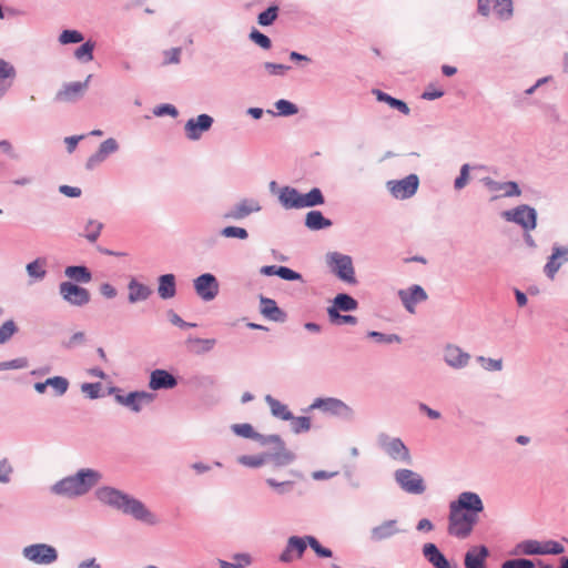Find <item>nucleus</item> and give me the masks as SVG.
Listing matches in <instances>:
<instances>
[{
	"label": "nucleus",
	"instance_id": "f257e3e1",
	"mask_svg": "<svg viewBox=\"0 0 568 568\" xmlns=\"http://www.w3.org/2000/svg\"><path fill=\"white\" fill-rule=\"evenodd\" d=\"M484 504L476 493L464 491L449 504L448 534L460 539L467 538L478 521Z\"/></svg>",
	"mask_w": 568,
	"mask_h": 568
},
{
	"label": "nucleus",
	"instance_id": "f03ea898",
	"mask_svg": "<svg viewBox=\"0 0 568 568\" xmlns=\"http://www.w3.org/2000/svg\"><path fill=\"white\" fill-rule=\"evenodd\" d=\"M95 495L101 503L113 506L125 514H130L135 519L150 524L155 521L152 514L144 507L141 501L131 498L114 488H100L97 490Z\"/></svg>",
	"mask_w": 568,
	"mask_h": 568
},
{
	"label": "nucleus",
	"instance_id": "7ed1b4c3",
	"mask_svg": "<svg viewBox=\"0 0 568 568\" xmlns=\"http://www.w3.org/2000/svg\"><path fill=\"white\" fill-rule=\"evenodd\" d=\"M100 474L92 469H82L77 475L67 477L53 486V491L58 495L68 497L85 494L93 487L99 479Z\"/></svg>",
	"mask_w": 568,
	"mask_h": 568
},
{
	"label": "nucleus",
	"instance_id": "20e7f679",
	"mask_svg": "<svg viewBox=\"0 0 568 568\" xmlns=\"http://www.w3.org/2000/svg\"><path fill=\"white\" fill-rule=\"evenodd\" d=\"M326 258L333 273H335L342 281L351 284L356 282L353 262L348 255L334 252L328 254Z\"/></svg>",
	"mask_w": 568,
	"mask_h": 568
},
{
	"label": "nucleus",
	"instance_id": "39448f33",
	"mask_svg": "<svg viewBox=\"0 0 568 568\" xmlns=\"http://www.w3.org/2000/svg\"><path fill=\"white\" fill-rule=\"evenodd\" d=\"M394 477L399 487L406 493L419 495L426 489L423 477L410 469H398Z\"/></svg>",
	"mask_w": 568,
	"mask_h": 568
},
{
	"label": "nucleus",
	"instance_id": "423d86ee",
	"mask_svg": "<svg viewBox=\"0 0 568 568\" xmlns=\"http://www.w3.org/2000/svg\"><path fill=\"white\" fill-rule=\"evenodd\" d=\"M23 555L30 561L39 565H49L57 560V550L45 544L31 545L24 548Z\"/></svg>",
	"mask_w": 568,
	"mask_h": 568
},
{
	"label": "nucleus",
	"instance_id": "0eeeda50",
	"mask_svg": "<svg viewBox=\"0 0 568 568\" xmlns=\"http://www.w3.org/2000/svg\"><path fill=\"white\" fill-rule=\"evenodd\" d=\"M419 180L417 175L410 174L398 181L387 182V187L393 196L405 200L413 196L418 189Z\"/></svg>",
	"mask_w": 568,
	"mask_h": 568
},
{
	"label": "nucleus",
	"instance_id": "6e6552de",
	"mask_svg": "<svg viewBox=\"0 0 568 568\" xmlns=\"http://www.w3.org/2000/svg\"><path fill=\"white\" fill-rule=\"evenodd\" d=\"M503 216L507 221H513L521 225L525 230H534L536 227V212L527 205H520L514 210L505 211Z\"/></svg>",
	"mask_w": 568,
	"mask_h": 568
},
{
	"label": "nucleus",
	"instance_id": "1a4fd4ad",
	"mask_svg": "<svg viewBox=\"0 0 568 568\" xmlns=\"http://www.w3.org/2000/svg\"><path fill=\"white\" fill-rule=\"evenodd\" d=\"M60 294L70 304L77 306H82L90 301V294L88 290L70 282H63L60 284Z\"/></svg>",
	"mask_w": 568,
	"mask_h": 568
},
{
	"label": "nucleus",
	"instance_id": "9d476101",
	"mask_svg": "<svg viewBox=\"0 0 568 568\" xmlns=\"http://www.w3.org/2000/svg\"><path fill=\"white\" fill-rule=\"evenodd\" d=\"M92 75H88L83 82H72L63 85L55 94V100L59 102H72L81 98L89 87Z\"/></svg>",
	"mask_w": 568,
	"mask_h": 568
},
{
	"label": "nucleus",
	"instance_id": "9b49d317",
	"mask_svg": "<svg viewBox=\"0 0 568 568\" xmlns=\"http://www.w3.org/2000/svg\"><path fill=\"white\" fill-rule=\"evenodd\" d=\"M382 447L390 458L408 465L412 464L409 449L399 438H387L383 440Z\"/></svg>",
	"mask_w": 568,
	"mask_h": 568
},
{
	"label": "nucleus",
	"instance_id": "f8f14e48",
	"mask_svg": "<svg viewBox=\"0 0 568 568\" xmlns=\"http://www.w3.org/2000/svg\"><path fill=\"white\" fill-rule=\"evenodd\" d=\"M197 295L204 301L213 300L219 292V284L212 274H203L194 281Z\"/></svg>",
	"mask_w": 568,
	"mask_h": 568
},
{
	"label": "nucleus",
	"instance_id": "ddd939ff",
	"mask_svg": "<svg viewBox=\"0 0 568 568\" xmlns=\"http://www.w3.org/2000/svg\"><path fill=\"white\" fill-rule=\"evenodd\" d=\"M213 124V119L207 114H201L195 119H190L185 123V134L190 140H199L203 132L209 131Z\"/></svg>",
	"mask_w": 568,
	"mask_h": 568
},
{
	"label": "nucleus",
	"instance_id": "4468645a",
	"mask_svg": "<svg viewBox=\"0 0 568 568\" xmlns=\"http://www.w3.org/2000/svg\"><path fill=\"white\" fill-rule=\"evenodd\" d=\"M308 542L305 538L293 536L288 538L285 550L281 554L280 560L282 562H291L294 559V554L296 558H301L307 547Z\"/></svg>",
	"mask_w": 568,
	"mask_h": 568
},
{
	"label": "nucleus",
	"instance_id": "2eb2a0df",
	"mask_svg": "<svg viewBox=\"0 0 568 568\" xmlns=\"http://www.w3.org/2000/svg\"><path fill=\"white\" fill-rule=\"evenodd\" d=\"M153 396L146 392H133L128 395H115L121 405L130 407L133 412H140L143 404H149Z\"/></svg>",
	"mask_w": 568,
	"mask_h": 568
},
{
	"label": "nucleus",
	"instance_id": "dca6fc26",
	"mask_svg": "<svg viewBox=\"0 0 568 568\" xmlns=\"http://www.w3.org/2000/svg\"><path fill=\"white\" fill-rule=\"evenodd\" d=\"M489 550L486 546L473 547L465 555V568H486Z\"/></svg>",
	"mask_w": 568,
	"mask_h": 568
},
{
	"label": "nucleus",
	"instance_id": "f3484780",
	"mask_svg": "<svg viewBox=\"0 0 568 568\" xmlns=\"http://www.w3.org/2000/svg\"><path fill=\"white\" fill-rule=\"evenodd\" d=\"M266 442L275 443L280 448L278 452L267 455V460H272L274 466L281 467L291 464L294 460V454L284 447V443L278 436H271Z\"/></svg>",
	"mask_w": 568,
	"mask_h": 568
},
{
	"label": "nucleus",
	"instance_id": "a211bd4d",
	"mask_svg": "<svg viewBox=\"0 0 568 568\" xmlns=\"http://www.w3.org/2000/svg\"><path fill=\"white\" fill-rule=\"evenodd\" d=\"M399 297L406 310L414 313L415 305L425 301L427 298V294L419 285H414L407 291H399Z\"/></svg>",
	"mask_w": 568,
	"mask_h": 568
},
{
	"label": "nucleus",
	"instance_id": "6ab92c4d",
	"mask_svg": "<svg viewBox=\"0 0 568 568\" xmlns=\"http://www.w3.org/2000/svg\"><path fill=\"white\" fill-rule=\"evenodd\" d=\"M568 262V247H555L549 261L545 265V273L554 280L564 263Z\"/></svg>",
	"mask_w": 568,
	"mask_h": 568
},
{
	"label": "nucleus",
	"instance_id": "aec40b11",
	"mask_svg": "<svg viewBox=\"0 0 568 568\" xmlns=\"http://www.w3.org/2000/svg\"><path fill=\"white\" fill-rule=\"evenodd\" d=\"M178 384L175 377L164 369H155L151 373L149 386L151 389H170Z\"/></svg>",
	"mask_w": 568,
	"mask_h": 568
},
{
	"label": "nucleus",
	"instance_id": "412c9836",
	"mask_svg": "<svg viewBox=\"0 0 568 568\" xmlns=\"http://www.w3.org/2000/svg\"><path fill=\"white\" fill-rule=\"evenodd\" d=\"M485 185L491 192H501L504 196H519L521 194L520 189L516 182H497L490 178L484 179Z\"/></svg>",
	"mask_w": 568,
	"mask_h": 568
},
{
	"label": "nucleus",
	"instance_id": "4be33fe9",
	"mask_svg": "<svg viewBox=\"0 0 568 568\" xmlns=\"http://www.w3.org/2000/svg\"><path fill=\"white\" fill-rule=\"evenodd\" d=\"M17 75L14 67L0 58V99L11 88Z\"/></svg>",
	"mask_w": 568,
	"mask_h": 568
},
{
	"label": "nucleus",
	"instance_id": "5701e85b",
	"mask_svg": "<svg viewBox=\"0 0 568 568\" xmlns=\"http://www.w3.org/2000/svg\"><path fill=\"white\" fill-rule=\"evenodd\" d=\"M278 200L281 204L287 210L303 207L302 193L291 186H284L281 190Z\"/></svg>",
	"mask_w": 568,
	"mask_h": 568
},
{
	"label": "nucleus",
	"instance_id": "b1692460",
	"mask_svg": "<svg viewBox=\"0 0 568 568\" xmlns=\"http://www.w3.org/2000/svg\"><path fill=\"white\" fill-rule=\"evenodd\" d=\"M423 555L435 568H452L448 560L435 544H425L423 547Z\"/></svg>",
	"mask_w": 568,
	"mask_h": 568
},
{
	"label": "nucleus",
	"instance_id": "393cba45",
	"mask_svg": "<svg viewBox=\"0 0 568 568\" xmlns=\"http://www.w3.org/2000/svg\"><path fill=\"white\" fill-rule=\"evenodd\" d=\"M261 313L274 322H284L286 317L285 313L276 305V302L267 297H261Z\"/></svg>",
	"mask_w": 568,
	"mask_h": 568
},
{
	"label": "nucleus",
	"instance_id": "a878e982",
	"mask_svg": "<svg viewBox=\"0 0 568 568\" xmlns=\"http://www.w3.org/2000/svg\"><path fill=\"white\" fill-rule=\"evenodd\" d=\"M260 205L254 201L243 200L226 213L227 219L241 220L253 212L260 211Z\"/></svg>",
	"mask_w": 568,
	"mask_h": 568
},
{
	"label": "nucleus",
	"instance_id": "bb28decb",
	"mask_svg": "<svg viewBox=\"0 0 568 568\" xmlns=\"http://www.w3.org/2000/svg\"><path fill=\"white\" fill-rule=\"evenodd\" d=\"M216 341L214 338H200L190 336L185 341V345L189 352L193 354H203L210 352L215 346Z\"/></svg>",
	"mask_w": 568,
	"mask_h": 568
},
{
	"label": "nucleus",
	"instance_id": "cd10ccee",
	"mask_svg": "<svg viewBox=\"0 0 568 568\" xmlns=\"http://www.w3.org/2000/svg\"><path fill=\"white\" fill-rule=\"evenodd\" d=\"M468 359H469V355L467 353H464L457 346H448L445 349V361L452 367H455V368L463 367L467 364Z\"/></svg>",
	"mask_w": 568,
	"mask_h": 568
},
{
	"label": "nucleus",
	"instance_id": "c85d7f7f",
	"mask_svg": "<svg viewBox=\"0 0 568 568\" xmlns=\"http://www.w3.org/2000/svg\"><path fill=\"white\" fill-rule=\"evenodd\" d=\"M398 532L396 520H387L372 530V538L376 541L389 538Z\"/></svg>",
	"mask_w": 568,
	"mask_h": 568
},
{
	"label": "nucleus",
	"instance_id": "c756f323",
	"mask_svg": "<svg viewBox=\"0 0 568 568\" xmlns=\"http://www.w3.org/2000/svg\"><path fill=\"white\" fill-rule=\"evenodd\" d=\"M158 292L163 300L172 298L175 295V277L173 274L160 276Z\"/></svg>",
	"mask_w": 568,
	"mask_h": 568
},
{
	"label": "nucleus",
	"instance_id": "7c9ffc66",
	"mask_svg": "<svg viewBox=\"0 0 568 568\" xmlns=\"http://www.w3.org/2000/svg\"><path fill=\"white\" fill-rule=\"evenodd\" d=\"M373 93L375 94L376 99L379 102L387 103L389 106L398 110L399 112H402L405 115L409 114L410 110L404 101L395 99L381 90H373Z\"/></svg>",
	"mask_w": 568,
	"mask_h": 568
},
{
	"label": "nucleus",
	"instance_id": "2f4dec72",
	"mask_svg": "<svg viewBox=\"0 0 568 568\" xmlns=\"http://www.w3.org/2000/svg\"><path fill=\"white\" fill-rule=\"evenodd\" d=\"M305 225L310 230H321L332 225V222L324 217L320 211H311L306 214Z\"/></svg>",
	"mask_w": 568,
	"mask_h": 568
},
{
	"label": "nucleus",
	"instance_id": "473e14b6",
	"mask_svg": "<svg viewBox=\"0 0 568 568\" xmlns=\"http://www.w3.org/2000/svg\"><path fill=\"white\" fill-rule=\"evenodd\" d=\"M265 400L268 404L271 412L274 416L283 420H290L293 418V415L288 410L287 406L282 404L280 400L273 398L271 395H267L265 397Z\"/></svg>",
	"mask_w": 568,
	"mask_h": 568
},
{
	"label": "nucleus",
	"instance_id": "72a5a7b5",
	"mask_svg": "<svg viewBox=\"0 0 568 568\" xmlns=\"http://www.w3.org/2000/svg\"><path fill=\"white\" fill-rule=\"evenodd\" d=\"M311 408H322L326 412H332L334 414H338L342 410L346 409V406L343 402L335 398H326V399H316Z\"/></svg>",
	"mask_w": 568,
	"mask_h": 568
},
{
	"label": "nucleus",
	"instance_id": "f704fd0d",
	"mask_svg": "<svg viewBox=\"0 0 568 568\" xmlns=\"http://www.w3.org/2000/svg\"><path fill=\"white\" fill-rule=\"evenodd\" d=\"M150 294V288L141 283L132 281L129 285V300L132 303L145 300Z\"/></svg>",
	"mask_w": 568,
	"mask_h": 568
},
{
	"label": "nucleus",
	"instance_id": "c9c22d12",
	"mask_svg": "<svg viewBox=\"0 0 568 568\" xmlns=\"http://www.w3.org/2000/svg\"><path fill=\"white\" fill-rule=\"evenodd\" d=\"M252 562L248 554H236L233 556V561L219 560L220 568H245Z\"/></svg>",
	"mask_w": 568,
	"mask_h": 568
},
{
	"label": "nucleus",
	"instance_id": "e433bc0d",
	"mask_svg": "<svg viewBox=\"0 0 568 568\" xmlns=\"http://www.w3.org/2000/svg\"><path fill=\"white\" fill-rule=\"evenodd\" d=\"M332 307H336L337 312L338 311H344V312L354 311L357 307V302H356V300H354L352 296H349L347 294H338L334 298V304Z\"/></svg>",
	"mask_w": 568,
	"mask_h": 568
},
{
	"label": "nucleus",
	"instance_id": "4c0bfd02",
	"mask_svg": "<svg viewBox=\"0 0 568 568\" xmlns=\"http://www.w3.org/2000/svg\"><path fill=\"white\" fill-rule=\"evenodd\" d=\"M65 275L78 282L88 283L91 281V274L84 266H68L65 268Z\"/></svg>",
	"mask_w": 568,
	"mask_h": 568
},
{
	"label": "nucleus",
	"instance_id": "58836bf2",
	"mask_svg": "<svg viewBox=\"0 0 568 568\" xmlns=\"http://www.w3.org/2000/svg\"><path fill=\"white\" fill-rule=\"evenodd\" d=\"M303 207H311L324 203V196L320 189L314 187L308 193L302 194Z\"/></svg>",
	"mask_w": 568,
	"mask_h": 568
},
{
	"label": "nucleus",
	"instance_id": "ea45409f",
	"mask_svg": "<svg viewBox=\"0 0 568 568\" xmlns=\"http://www.w3.org/2000/svg\"><path fill=\"white\" fill-rule=\"evenodd\" d=\"M327 313H328L329 321L335 325H342V324L355 325L357 323V320L355 316L341 315L336 311V307H328Z\"/></svg>",
	"mask_w": 568,
	"mask_h": 568
},
{
	"label": "nucleus",
	"instance_id": "a19ab883",
	"mask_svg": "<svg viewBox=\"0 0 568 568\" xmlns=\"http://www.w3.org/2000/svg\"><path fill=\"white\" fill-rule=\"evenodd\" d=\"M494 11L500 19H507L513 13L511 0H493Z\"/></svg>",
	"mask_w": 568,
	"mask_h": 568
},
{
	"label": "nucleus",
	"instance_id": "79ce46f5",
	"mask_svg": "<svg viewBox=\"0 0 568 568\" xmlns=\"http://www.w3.org/2000/svg\"><path fill=\"white\" fill-rule=\"evenodd\" d=\"M45 261L42 258H37L36 261L29 263L27 265V272L29 276L41 280L45 276Z\"/></svg>",
	"mask_w": 568,
	"mask_h": 568
},
{
	"label": "nucleus",
	"instance_id": "37998d69",
	"mask_svg": "<svg viewBox=\"0 0 568 568\" xmlns=\"http://www.w3.org/2000/svg\"><path fill=\"white\" fill-rule=\"evenodd\" d=\"M237 460L243 466L255 468V467H260L266 463L267 455L266 454L255 455V456L244 455V456H240Z\"/></svg>",
	"mask_w": 568,
	"mask_h": 568
},
{
	"label": "nucleus",
	"instance_id": "c03bdc74",
	"mask_svg": "<svg viewBox=\"0 0 568 568\" xmlns=\"http://www.w3.org/2000/svg\"><path fill=\"white\" fill-rule=\"evenodd\" d=\"M47 386L52 387L57 395H63L69 387V382L64 377L55 376L47 379Z\"/></svg>",
	"mask_w": 568,
	"mask_h": 568
},
{
	"label": "nucleus",
	"instance_id": "a18cd8bd",
	"mask_svg": "<svg viewBox=\"0 0 568 568\" xmlns=\"http://www.w3.org/2000/svg\"><path fill=\"white\" fill-rule=\"evenodd\" d=\"M519 548L525 555H544L541 542L537 540L523 541Z\"/></svg>",
	"mask_w": 568,
	"mask_h": 568
},
{
	"label": "nucleus",
	"instance_id": "49530a36",
	"mask_svg": "<svg viewBox=\"0 0 568 568\" xmlns=\"http://www.w3.org/2000/svg\"><path fill=\"white\" fill-rule=\"evenodd\" d=\"M102 227H103V224L101 222L90 220L85 226L84 236L90 242H95L101 233Z\"/></svg>",
	"mask_w": 568,
	"mask_h": 568
},
{
	"label": "nucleus",
	"instance_id": "de8ad7c7",
	"mask_svg": "<svg viewBox=\"0 0 568 568\" xmlns=\"http://www.w3.org/2000/svg\"><path fill=\"white\" fill-rule=\"evenodd\" d=\"M278 8L272 6L258 14L257 21L261 26H271L277 18Z\"/></svg>",
	"mask_w": 568,
	"mask_h": 568
},
{
	"label": "nucleus",
	"instance_id": "09e8293b",
	"mask_svg": "<svg viewBox=\"0 0 568 568\" xmlns=\"http://www.w3.org/2000/svg\"><path fill=\"white\" fill-rule=\"evenodd\" d=\"M93 48L94 44L88 41L75 50L74 55L79 60L91 61L93 59Z\"/></svg>",
	"mask_w": 568,
	"mask_h": 568
},
{
	"label": "nucleus",
	"instance_id": "8fccbe9b",
	"mask_svg": "<svg viewBox=\"0 0 568 568\" xmlns=\"http://www.w3.org/2000/svg\"><path fill=\"white\" fill-rule=\"evenodd\" d=\"M232 430L236 435L245 437V438H257V437H260V435L254 432L252 425L246 424V423L245 424H234L232 426Z\"/></svg>",
	"mask_w": 568,
	"mask_h": 568
},
{
	"label": "nucleus",
	"instance_id": "3c124183",
	"mask_svg": "<svg viewBox=\"0 0 568 568\" xmlns=\"http://www.w3.org/2000/svg\"><path fill=\"white\" fill-rule=\"evenodd\" d=\"M83 40L82 33L77 30H64L60 37L59 41L63 44L68 43H79Z\"/></svg>",
	"mask_w": 568,
	"mask_h": 568
},
{
	"label": "nucleus",
	"instance_id": "603ef678",
	"mask_svg": "<svg viewBox=\"0 0 568 568\" xmlns=\"http://www.w3.org/2000/svg\"><path fill=\"white\" fill-rule=\"evenodd\" d=\"M16 332L17 326L13 321H7L3 323V325L0 327V344L9 341Z\"/></svg>",
	"mask_w": 568,
	"mask_h": 568
},
{
	"label": "nucleus",
	"instance_id": "864d4df0",
	"mask_svg": "<svg viewBox=\"0 0 568 568\" xmlns=\"http://www.w3.org/2000/svg\"><path fill=\"white\" fill-rule=\"evenodd\" d=\"M275 106L281 115H293L297 113L296 105L287 100H278Z\"/></svg>",
	"mask_w": 568,
	"mask_h": 568
},
{
	"label": "nucleus",
	"instance_id": "5fc2aeb1",
	"mask_svg": "<svg viewBox=\"0 0 568 568\" xmlns=\"http://www.w3.org/2000/svg\"><path fill=\"white\" fill-rule=\"evenodd\" d=\"M306 540H307L310 547L316 552V555L318 557H324V558L332 557V551L327 548L322 547L316 538H314L312 536H307Z\"/></svg>",
	"mask_w": 568,
	"mask_h": 568
},
{
	"label": "nucleus",
	"instance_id": "6e6d98bb",
	"mask_svg": "<svg viewBox=\"0 0 568 568\" xmlns=\"http://www.w3.org/2000/svg\"><path fill=\"white\" fill-rule=\"evenodd\" d=\"M250 39L265 50L272 45L270 38L255 29L250 33Z\"/></svg>",
	"mask_w": 568,
	"mask_h": 568
},
{
	"label": "nucleus",
	"instance_id": "4d7b16f0",
	"mask_svg": "<svg viewBox=\"0 0 568 568\" xmlns=\"http://www.w3.org/2000/svg\"><path fill=\"white\" fill-rule=\"evenodd\" d=\"M544 555H559L564 552V546L555 540L541 542Z\"/></svg>",
	"mask_w": 568,
	"mask_h": 568
},
{
	"label": "nucleus",
	"instance_id": "13d9d810",
	"mask_svg": "<svg viewBox=\"0 0 568 568\" xmlns=\"http://www.w3.org/2000/svg\"><path fill=\"white\" fill-rule=\"evenodd\" d=\"M222 235L225 237H237L244 240L247 237V232L243 227L227 226L222 230Z\"/></svg>",
	"mask_w": 568,
	"mask_h": 568
},
{
	"label": "nucleus",
	"instance_id": "bf43d9fd",
	"mask_svg": "<svg viewBox=\"0 0 568 568\" xmlns=\"http://www.w3.org/2000/svg\"><path fill=\"white\" fill-rule=\"evenodd\" d=\"M292 419V427L296 434L301 432H307L311 428V419L308 417L301 416Z\"/></svg>",
	"mask_w": 568,
	"mask_h": 568
},
{
	"label": "nucleus",
	"instance_id": "052dcab7",
	"mask_svg": "<svg viewBox=\"0 0 568 568\" xmlns=\"http://www.w3.org/2000/svg\"><path fill=\"white\" fill-rule=\"evenodd\" d=\"M501 568H535V565L528 559H511L505 561Z\"/></svg>",
	"mask_w": 568,
	"mask_h": 568
},
{
	"label": "nucleus",
	"instance_id": "680f3d73",
	"mask_svg": "<svg viewBox=\"0 0 568 568\" xmlns=\"http://www.w3.org/2000/svg\"><path fill=\"white\" fill-rule=\"evenodd\" d=\"M481 366L487 371H500L503 368L501 359L486 358L484 356L478 357Z\"/></svg>",
	"mask_w": 568,
	"mask_h": 568
},
{
	"label": "nucleus",
	"instance_id": "e2e57ef3",
	"mask_svg": "<svg viewBox=\"0 0 568 568\" xmlns=\"http://www.w3.org/2000/svg\"><path fill=\"white\" fill-rule=\"evenodd\" d=\"M27 365L28 361L26 358H17L10 362H1L0 371L24 368Z\"/></svg>",
	"mask_w": 568,
	"mask_h": 568
},
{
	"label": "nucleus",
	"instance_id": "0e129e2a",
	"mask_svg": "<svg viewBox=\"0 0 568 568\" xmlns=\"http://www.w3.org/2000/svg\"><path fill=\"white\" fill-rule=\"evenodd\" d=\"M118 150V143L114 139L103 141L99 148V152L105 158Z\"/></svg>",
	"mask_w": 568,
	"mask_h": 568
},
{
	"label": "nucleus",
	"instance_id": "69168bd1",
	"mask_svg": "<svg viewBox=\"0 0 568 568\" xmlns=\"http://www.w3.org/2000/svg\"><path fill=\"white\" fill-rule=\"evenodd\" d=\"M277 276H280L281 278L286 280V281H297V280L302 278L300 273H297L286 266L278 267Z\"/></svg>",
	"mask_w": 568,
	"mask_h": 568
},
{
	"label": "nucleus",
	"instance_id": "338daca9",
	"mask_svg": "<svg viewBox=\"0 0 568 568\" xmlns=\"http://www.w3.org/2000/svg\"><path fill=\"white\" fill-rule=\"evenodd\" d=\"M12 467L7 459L0 460V483L7 484L10 481Z\"/></svg>",
	"mask_w": 568,
	"mask_h": 568
},
{
	"label": "nucleus",
	"instance_id": "774afa93",
	"mask_svg": "<svg viewBox=\"0 0 568 568\" xmlns=\"http://www.w3.org/2000/svg\"><path fill=\"white\" fill-rule=\"evenodd\" d=\"M468 178H469V165L464 164L462 166L459 176L455 180V187L457 190L463 189L467 184Z\"/></svg>",
	"mask_w": 568,
	"mask_h": 568
}]
</instances>
